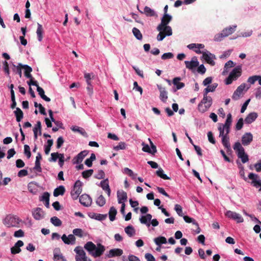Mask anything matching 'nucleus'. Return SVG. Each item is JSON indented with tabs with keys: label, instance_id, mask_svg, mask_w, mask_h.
Returning a JSON list of instances; mask_svg holds the SVG:
<instances>
[{
	"label": "nucleus",
	"instance_id": "f257e3e1",
	"mask_svg": "<svg viewBox=\"0 0 261 261\" xmlns=\"http://www.w3.org/2000/svg\"><path fill=\"white\" fill-rule=\"evenodd\" d=\"M84 248L89 252V254L94 257L100 256L105 251V248L101 244H98L96 246L93 242L89 241L84 245Z\"/></svg>",
	"mask_w": 261,
	"mask_h": 261
},
{
	"label": "nucleus",
	"instance_id": "f03ea898",
	"mask_svg": "<svg viewBox=\"0 0 261 261\" xmlns=\"http://www.w3.org/2000/svg\"><path fill=\"white\" fill-rule=\"evenodd\" d=\"M73 234H70L67 236L64 234L61 239L63 242L66 244L73 245L75 243V237L74 236L82 238L83 236V231L81 228H75L73 230Z\"/></svg>",
	"mask_w": 261,
	"mask_h": 261
},
{
	"label": "nucleus",
	"instance_id": "7ed1b4c3",
	"mask_svg": "<svg viewBox=\"0 0 261 261\" xmlns=\"http://www.w3.org/2000/svg\"><path fill=\"white\" fill-rule=\"evenodd\" d=\"M233 148L236 151L238 158L241 159L243 163H245L248 161V155L245 153L244 148L242 147L240 142H236Z\"/></svg>",
	"mask_w": 261,
	"mask_h": 261
},
{
	"label": "nucleus",
	"instance_id": "20e7f679",
	"mask_svg": "<svg viewBox=\"0 0 261 261\" xmlns=\"http://www.w3.org/2000/svg\"><path fill=\"white\" fill-rule=\"evenodd\" d=\"M207 94L204 93L203 98L198 106V109L201 112H204L211 106L212 104V98L208 96Z\"/></svg>",
	"mask_w": 261,
	"mask_h": 261
},
{
	"label": "nucleus",
	"instance_id": "39448f33",
	"mask_svg": "<svg viewBox=\"0 0 261 261\" xmlns=\"http://www.w3.org/2000/svg\"><path fill=\"white\" fill-rule=\"evenodd\" d=\"M20 220L16 216L9 215L6 217L3 221L5 225L8 227H18Z\"/></svg>",
	"mask_w": 261,
	"mask_h": 261
},
{
	"label": "nucleus",
	"instance_id": "423d86ee",
	"mask_svg": "<svg viewBox=\"0 0 261 261\" xmlns=\"http://www.w3.org/2000/svg\"><path fill=\"white\" fill-rule=\"evenodd\" d=\"M242 73V68L241 66H238L234 68L230 73L229 76L226 80L225 84L229 85L231 84L233 80H237L241 76Z\"/></svg>",
	"mask_w": 261,
	"mask_h": 261
},
{
	"label": "nucleus",
	"instance_id": "0eeeda50",
	"mask_svg": "<svg viewBox=\"0 0 261 261\" xmlns=\"http://www.w3.org/2000/svg\"><path fill=\"white\" fill-rule=\"evenodd\" d=\"M236 27L237 26L233 25L224 29L221 33L218 34L215 36L214 40L216 41H220L223 38L232 34L234 32Z\"/></svg>",
	"mask_w": 261,
	"mask_h": 261
},
{
	"label": "nucleus",
	"instance_id": "6e6552de",
	"mask_svg": "<svg viewBox=\"0 0 261 261\" xmlns=\"http://www.w3.org/2000/svg\"><path fill=\"white\" fill-rule=\"evenodd\" d=\"M82 182L80 180H77L73 187V190L71 191V196L73 200H76L82 192Z\"/></svg>",
	"mask_w": 261,
	"mask_h": 261
},
{
	"label": "nucleus",
	"instance_id": "1a4fd4ad",
	"mask_svg": "<svg viewBox=\"0 0 261 261\" xmlns=\"http://www.w3.org/2000/svg\"><path fill=\"white\" fill-rule=\"evenodd\" d=\"M74 251L76 253L75 256L76 261H91L90 259L87 260L86 253L81 247L77 246L75 247Z\"/></svg>",
	"mask_w": 261,
	"mask_h": 261
},
{
	"label": "nucleus",
	"instance_id": "9d476101",
	"mask_svg": "<svg viewBox=\"0 0 261 261\" xmlns=\"http://www.w3.org/2000/svg\"><path fill=\"white\" fill-rule=\"evenodd\" d=\"M172 17L168 14H164L161 19V23L158 26L157 30L158 31H162L166 27H170L167 25L169 22L171 20Z\"/></svg>",
	"mask_w": 261,
	"mask_h": 261
},
{
	"label": "nucleus",
	"instance_id": "9b49d317",
	"mask_svg": "<svg viewBox=\"0 0 261 261\" xmlns=\"http://www.w3.org/2000/svg\"><path fill=\"white\" fill-rule=\"evenodd\" d=\"M225 215L228 218L237 221L238 223H242L244 221L243 218L239 214L231 211H227L225 213Z\"/></svg>",
	"mask_w": 261,
	"mask_h": 261
},
{
	"label": "nucleus",
	"instance_id": "f8f14e48",
	"mask_svg": "<svg viewBox=\"0 0 261 261\" xmlns=\"http://www.w3.org/2000/svg\"><path fill=\"white\" fill-rule=\"evenodd\" d=\"M172 34V29L171 27H166L163 29L162 31H160V33L157 36V40L159 41H162L166 36H171Z\"/></svg>",
	"mask_w": 261,
	"mask_h": 261
},
{
	"label": "nucleus",
	"instance_id": "ddd939ff",
	"mask_svg": "<svg viewBox=\"0 0 261 261\" xmlns=\"http://www.w3.org/2000/svg\"><path fill=\"white\" fill-rule=\"evenodd\" d=\"M253 141V135L251 133H245L242 137V144L244 146H248Z\"/></svg>",
	"mask_w": 261,
	"mask_h": 261
},
{
	"label": "nucleus",
	"instance_id": "4468645a",
	"mask_svg": "<svg viewBox=\"0 0 261 261\" xmlns=\"http://www.w3.org/2000/svg\"><path fill=\"white\" fill-rule=\"evenodd\" d=\"M79 201L81 204L87 207L90 206L92 201L90 196L86 194H83L80 197Z\"/></svg>",
	"mask_w": 261,
	"mask_h": 261
},
{
	"label": "nucleus",
	"instance_id": "2eb2a0df",
	"mask_svg": "<svg viewBox=\"0 0 261 261\" xmlns=\"http://www.w3.org/2000/svg\"><path fill=\"white\" fill-rule=\"evenodd\" d=\"M185 64L187 68L193 70L199 66V62L196 57H193L191 61H185Z\"/></svg>",
	"mask_w": 261,
	"mask_h": 261
},
{
	"label": "nucleus",
	"instance_id": "dca6fc26",
	"mask_svg": "<svg viewBox=\"0 0 261 261\" xmlns=\"http://www.w3.org/2000/svg\"><path fill=\"white\" fill-rule=\"evenodd\" d=\"M88 151L87 150H83L74 156L72 160V163L74 164H79L81 163L84 158L88 154Z\"/></svg>",
	"mask_w": 261,
	"mask_h": 261
},
{
	"label": "nucleus",
	"instance_id": "f3484780",
	"mask_svg": "<svg viewBox=\"0 0 261 261\" xmlns=\"http://www.w3.org/2000/svg\"><path fill=\"white\" fill-rule=\"evenodd\" d=\"M32 215L35 219L39 220L44 218L45 212L40 207H37L32 211Z\"/></svg>",
	"mask_w": 261,
	"mask_h": 261
},
{
	"label": "nucleus",
	"instance_id": "a211bd4d",
	"mask_svg": "<svg viewBox=\"0 0 261 261\" xmlns=\"http://www.w3.org/2000/svg\"><path fill=\"white\" fill-rule=\"evenodd\" d=\"M246 87V84L245 83L240 85L236 91L234 92L232 98L234 100H238L240 98L241 95L242 94L243 90H244Z\"/></svg>",
	"mask_w": 261,
	"mask_h": 261
},
{
	"label": "nucleus",
	"instance_id": "6ab92c4d",
	"mask_svg": "<svg viewBox=\"0 0 261 261\" xmlns=\"http://www.w3.org/2000/svg\"><path fill=\"white\" fill-rule=\"evenodd\" d=\"M23 242L21 241H18L13 247L11 248V252L13 254L19 253L21 252V250L20 247L23 246Z\"/></svg>",
	"mask_w": 261,
	"mask_h": 261
},
{
	"label": "nucleus",
	"instance_id": "aec40b11",
	"mask_svg": "<svg viewBox=\"0 0 261 261\" xmlns=\"http://www.w3.org/2000/svg\"><path fill=\"white\" fill-rule=\"evenodd\" d=\"M202 58L210 65L212 66H214L215 65V62L213 60V58H215V56L213 54L211 53L208 54L205 52H203L202 53Z\"/></svg>",
	"mask_w": 261,
	"mask_h": 261
},
{
	"label": "nucleus",
	"instance_id": "412c9836",
	"mask_svg": "<svg viewBox=\"0 0 261 261\" xmlns=\"http://www.w3.org/2000/svg\"><path fill=\"white\" fill-rule=\"evenodd\" d=\"M117 198L119 203H125L127 200V194L123 190L117 191Z\"/></svg>",
	"mask_w": 261,
	"mask_h": 261
},
{
	"label": "nucleus",
	"instance_id": "4be33fe9",
	"mask_svg": "<svg viewBox=\"0 0 261 261\" xmlns=\"http://www.w3.org/2000/svg\"><path fill=\"white\" fill-rule=\"evenodd\" d=\"M122 253L123 250L121 249H112L109 251V253L108 254V257L110 258L115 256H121L122 254Z\"/></svg>",
	"mask_w": 261,
	"mask_h": 261
},
{
	"label": "nucleus",
	"instance_id": "5701e85b",
	"mask_svg": "<svg viewBox=\"0 0 261 261\" xmlns=\"http://www.w3.org/2000/svg\"><path fill=\"white\" fill-rule=\"evenodd\" d=\"M42 159V156L40 152L38 153L36 157L35 165L33 169L38 171V172H42V169L41 167V164L40 161Z\"/></svg>",
	"mask_w": 261,
	"mask_h": 261
},
{
	"label": "nucleus",
	"instance_id": "b1692460",
	"mask_svg": "<svg viewBox=\"0 0 261 261\" xmlns=\"http://www.w3.org/2000/svg\"><path fill=\"white\" fill-rule=\"evenodd\" d=\"M158 87L160 92V98L164 102H166L168 99L167 92L164 88H162L160 86H158Z\"/></svg>",
	"mask_w": 261,
	"mask_h": 261
},
{
	"label": "nucleus",
	"instance_id": "393cba45",
	"mask_svg": "<svg viewBox=\"0 0 261 261\" xmlns=\"http://www.w3.org/2000/svg\"><path fill=\"white\" fill-rule=\"evenodd\" d=\"M258 115L255 112H252L249 114L245 119L246 123L250 124L255 120L257 118Z\"/></svg>",
	"mask_w": 261,
	"mask_h": 261
},
{
	"label": "nucleus",
	"instance_id": "a878e982",
	"mask_svg": "<svg viewBox=\"0 0 261 261\" xmlns=\"http://www.w3.org/2000/svg\"><path fill=\"white\" fill-rule=\"evenodd\" d=\"M49 193L46 192L43 194L42 196L40 198V201L44 202V205L47 208L49 207Z\"/></svg>",
	"mask_w": 261,
	"mask_h": 261
},
{
	"label": "nucleus",
	"instance_id": "bb28decb",
	"mask_svg": "<svg viewBox=\"0 0 261 261\" xmlns=\"http://www.w3.org/2000/svg\"><path fill=\"white\" fill-rule=\"evenodd\" d=\"M100 186L102 189L106 191L108 196H109L111 194V190L109 185V181L108 179L102 180L100 182Z\"/></svg>",
	"mask_w": 261,
	"mask_h": 261
},
{
	"label": "nucleus",
	"instance_id": "cd10ccee",
	"mask_svg": "<svg viewBox=\"0 0 261 261\" xmlns=\"http://www.w3.org/2000/svg\"><path fill=\"white\" fill-rule=\"evenodd\" d=\"M39 131V135H41V123L40 121L37 122L36 124L33 128L34 138L35 140L38 138L37 132Z\"/></svg>",
	"mask_w": 261,
	"mask_h": 261
},
{
	"label": "nucleus",
	"instance_id": "c85d7f7f",
	"mask_svg": "<svg viewBox=\"0 0 261 261\" xmlns=\"http://www.w3.org/2000/svg\"><path fill=\"white\" fill-rule=\"evenodd\" d=\"M222 143L223 146L227 149L228 151L231 150L229 138L228 136H227V135H225V136L222 138Z\"/></svg>",
	"mask_w": 261,
	"mask_h": 261
},
{
	"label": "nucleus",
	"instance_id": "c756f323",
	"mask_svg": "<svg viewBox=\"0 0 261 261\" xmlns=\"http://www.w3.org/2000/svg\"><path fill=\"white\" fill-rule=\"evenodd\" d=\"M37 91L38 92L39 95L40 96L41 98L47 102L50 101V99L46 96L44 94V91L41 87H39V85L37 86Z\"/></svg>",
	"mask_w": 261,
	"mask_h": 261
},
{
	"label": "nucleus",
	"instance_id": "7c9ffc66",
	"mask_svg": "<svg viewBox=\"0 0 261 261\" xmlns=\"http://www.w3.org/2000/svg\"><path fill=\"white\" fill-rule=\"evenodd\" d=\"M89 216L91 218H93V219H95L97 220L101 221V220H103L106 219V218L107 217V214L103 215V214L93 213L90 214L89 215Z\"/></svg>",
	"mask_w": 261,
	"mask_h": 261
},
{
	"label": "nucleus",
	"instance_id": "2f4dec72",
	"mask_svg": "<svg viewBox=\"0 0 261 261\" xmlns=\"http://www.w3.org/2000/svg\"><path fill=\"white\" fill-rule=\"evenodd\" d=\"M65 192V189L63 186H60L56 188L54 191V196L57 197L59 195H63Z\"/></svg>",
	"mask_w": 261,
	"mask_h": 261
},
{
	"label": "nucleus",
	"instance_id": "473e14b6",
	"mask_svg": "<svg viewBox=\"0 0 261 261\" xmlns=\"http://www.w3.org/2000/svg\"><path fill=\"white\" fill-rule=\"evenodd\" d=\"M181 78L179 77H176L173 79V84L176 86L177 90L180 89L185 87V84L182 82H180Z\"/></svg>",
	"mask_w": 261,
	"mask_h": 261
},
{
	"label": "nucleus",
	"instance_id": "72a5a7b5",
	"mask_svg": "<svg viewBox=\"0 0 261 261\" xmlns=\"http://www.w3.org/2000/svg\"><path fill=\"white\" fill-rule=\"evenodd\" d=\"M22 68L24 69V75L29 79H33L31 72L32 71V68L28 65H23Z\"/></svg>",
	"mask_w": 261,
	"mask_h": 261
},
{
	"label": "nucleus",
	"instance_id": "f704fd0d",
	"mask_svg": "<svg viewBox=\"0 0 261 261\" xmlns=\"http://www.w3.org/2000/svg\"><path fill=\"white\" fill-rule=\"evenodd\" d=\"M14 114L16 116V121L20 122L23 118V113L21 109L19 108H16V110L14 111Z\"/></svg>",
	"mask_w": 261,
	"mask_h": 261
},
{
	"label": "nucleus",
	"instance_id": "c9c22d12",
	"mask_svg": "<svg viewBox=\"0 0 261 261\" xmlns=\"http://www.w3.org/2000/svg\"><path fill=\"white\" fill-rule=\"evenodd\" d=\"M117 213V210L115 207L112 206L110 207L109 212V219L110 221H113L115 219V216Z\"/></svg>",
	"mask_w": 261,
	"mask_h": 261
},
{
	"label": "nucleus",
	"instance_id": "e433bc0d",
	"mask_svg": "<svg viewBox=\"0 0 261 261\" xmlns=\"http://www.w3.org/2000/svg\"><path fill=\"white\" fill-rule=\"evenodd\" d=\"M43 32V29L42 25L40 24V23H38V24H37V29L36 33H37V35L38 39V40L39 41H41L42 40V38H43V35H42Z\"/></svg>",
	"mask_w": 261,
	"mask_h": 261
},
{
	"label": "nucleus",
	"instance_id": "4c0bfd02",
	"mask_svg": "<svg viewBox=\"0 0 261 261\" xmlns=\"http://www.w3.org/2000/svg\"><path fill=\"white\" fill-rule=\"evenodd\" d=\"M141 12L143 13L142 12ZM143 13L148 17L153 16L155 15L154 11L148 6L145 7Z\"/></svg>",
	"mask_w": 261,
	"mask_h": 261
},
{
	"label": "nucleus",
	"instance_id": "58836bf2",
	"mask_svg": "<svg viewBox=\"0 0 261 261\" xmlns=\"http://www.w3.org/2000/svg\"><path fill=\"white\" fill-rule=\"evenodd\" d=\"M232 123V116L230 113L227 115V119L224 124H220V125L223 127H230Z\"/></svg>",
	"mask_w": 261,
	"mask_h": 261
},
{
	"label": "nucleus",
	"instance_id": "ea45409f",
	"mask_svg": "<svg viewBox=\"0 0 261 261\" xmlns=\"http://www.w3.org/2000/svg\"><path fill=\"white\" fill-rule=\"evenodd\" d=\"M71 129L72 131L74 132H78L84 136H86L87 135V133L84 129L82 127L77 126H73L71 127Z\"/></svg>",
	"mask_w": 261,
	"mask_h": 261
},
{
	"label": "nucleus",
	"instance_id": "a19ab883",
	"mask_svg": "<svg viewBox=\"0 0 261 261\" xmlns=\"http://www.w3.org/2000/svg\"><path fill=\"white\" fill-rule=\"evenodd\" d=\"M154 241L158 246H161L162 244H166L167 243V240L164 237H159L156 238L154 239Z\"/></svg>",
	"mask_w": 261,
	"mask_h": 261
},
{
	"label": "nucleus",
	"instance_id": "79ce46f5",
	"mask_svg": "<svg viewBox=\"0 0 261 261\" xmlns=\"http://www.w3.org/2000/svg\"><path fill=\"white\" fill-rule=\"evenodd\" d=\"M156 174L159 177L164 179H170L169 176L164 173V170L161 168H160L159 170L156 171Z\"/></svg>",
	"mask_w": 261,
	"mask_h": 261
},
{
	"label": "nucleus",
	"instance_id": "37998d69",
	"mask_svg": "<svg viewBox=\"0 0 261 261\" xmlns=\"http://www.w3.org/2000/svg\"><path fill=\"white\" fill-rule=\"evenodd\" d=\"M50 222L55 226H60L62 225L61 220L56 216L51 218Z\"/></svg>",
	"mask_w": 261,
	"mask_h": 261
},
{
	"label": "nucleus",
	"instance_id": "c03bdc74",
	"mask_svg": "<svg viewBox=\"0 0 261 261\" xmlns=\"http://www.w3.org/2000/svg\"><path fill=\"white\" fill-rule=\"evenodd\" d=\"M14 68L13 69V71H16V73L19 75V77H21L22 76V71L21 69L22 68L23 65L21 63H19L17 66L15 65H13Z\"/></svg>",
	"mask_w": 261,
	"mask_h": 261
},
{
	"label": "nucleus",
	"instance_id": "a18cd8bd",
	"mask_svg": "<svg viewBox=\"0 0 261 261\" xmlns=\"http://www.w3.org/2000/svg\"><path fill=\"white\" fill-rule=\"evenodd\" d=\"M218 84L217 83H214L211 85L208 86L207 87L204 89V93L207 94L210 92H213L215 90Z\"/></svg>",
	"mask_w": 261,
	"mask_h": 261
},
{
	"label": "nucleus",
	"instance_id": "49530a36",
	"mask_svg": "<svg viewBox=\"0 0 261 261\" xmlns=\"http://www.w3.org/2000/svg\"><path fill=\"white\" fill-rule=\"evenodd\" d=\"M133 33L135 37L138 40L142 39V35L139 30L136 28H134L132 30Z\"/></svg>",
	"mask_w": 261,
	"mask_h": 261
},
{
	"label": "nucleus",
	"instance_id": "de8ad7c7",
	"mask_svg": "<svg viewBox=\"0 0 261 261\" xmlns=\"http://www.w3.org/2000/svg\"><path fill=\"white\" fill-rule=\"evenodd\" d=\"M96 203L98 205L102 206L106 203V199L105 197L102 195H101L97 198Z\"/></svg>",
	"mask_w": 261,
	"mask_h": 261
},
{
	"label": "nucleus",
	"instance_id": "09e8293b",
	"mask_svg": "<svg viewBox=\"0 0 261 261\" xmlns=\"http://www.w3.org/2000/svg\"><path fill=\"white\" fill-rule=\"evenodd\" d=\"M183 218L186 222L190 223H192L193 224L196 225V226H198V223L193 218H190L188 216H184Z\"/></svg>",
	"mask_w": 261,
	"mask_h": 261
},
{
	"label": "nucleus",
	"instance_id": "8fccbe9b",
	"mask_svg": "<svg viewBox=\"0 0 261 261\" xmlns=\"http://www.w3.org/2000/svg\"><path fill=\"white\" fill-rule=\"evenodd\" d=\"M94 75L93 73H85L84 74V77L86 79L87 85L91 84V80L93 79Z\"/></svg>",
	"mask_w": 261,
	"mask_h": 261
},
{
	"label": "nucleus",
	"instance_id": "3c124183",
	"mask_svg": "<svg viewBox=\"0 0 261 261\" xmlns=\"http://www.w3.org/2000/svg\"><path fill=\"white\" fill-rule=\"evenodd\" d=\"M54 260L55 261H66L65 257L63 256L62 254H58L55 252H54Z\"/></svg>",
	"mask_w": 261,
	"mask_h": 261
},
{
	"label": "nucleus",
	"instance_id": "603ef678",
	"mask_svg": "<svg viewBox=\"0 0 261 261\" xmlns=\"http://www.w3.org/2000/svg\"><path fill=\"white\" fill-rule=\"evenodd\" d=\"M93 173V170L92 169H89L87 170L84 171L82 174V176L84 178H87L89 177H90Z\"/></svg>",
	"mask_w": 261,
	"mask_h": 261
},
{
	"label": "nucleus",
	"instance_id": "864d4df0",
	"mask_svg": "<svg viewBox=\"0 0 261 261\" xmlns=\"http://www.w3.org/2000/svg\"><path fill=\"white\" fill-rule=\"evenodd\" d=\"M174 210L177 213V214L178 215V216L180 217L183 216L184 214L182 213V208L181 205L178 204H175L174 206Z\"/></svg>",
	"mask_w": 261,
	"mask_h": 261
},
{
	"label": "nucleus",
	"instance_id": "5fc2aeb1",
	"mask_svg": "<svg viewBox=\"0 0 261 261\" xmlns=\"http://www.w3.org/2000/svg\"><path fill=\"white\" fill-rule=\"evenodd\" d=\"M61 153L58 152H53L51 153V158L49 159V162H56L57 159L60 156Z\"/></svg>",
	"mask_w": 261,
	"mask_h": 261
},
{
	"label": "nucleus",
	"instance_id": "6e6d98bb",
	"mask_svg": "<svg viewBox=\"0 0 261 261\" xmlns=\"http://www.w3.org/2000/svg\"><path fill=\"white\" fill-rule=\"evenodd\" d=\"M173 57H174V55L172 53H167L164 54L162 56L161 58L162 60H167V59H172Z\"/></svg>",
	"mask_w": 261,
	"mask_h": 261
},
{
	"label": "nucleus",
	"instance_id": "4d7b16f0",
	"mask_svg": "<svg viewBox=\"0 0 261 261\" xmlns=\"http://www.w3.org/2000/svg\"><path fill=\"white\" fill-rule=\"evenodd\" d=\"M257 81H258V75H255L250 76L247 80V82L253 85Z\"/></svg>",
	"mask_w": 261,
	"mask_h": 261
},
{
	"label": "nucleus",
	"instance_id": "13d9d810",
	"mask_svg": "<svg viewBox=\"0 0 261 261\" xmlns=\"http://www.w3.org/2000/svg\"><path fill=\"white\" fill-rule=\"evenodd\" d=\"M24 153L27 155V158L29 159L31 156L30 146L28 145L24 146Z\"/></svg>",
	"mask_w": 261,
	"mask_h": 261
},
{
	"label": "nucleus",
	"instance_id": "bf43d9fd",
	"mask_svg": "<svg viewBox=\"0 0 261 261\" xmlns=\"http://www.w3.org/2000/svg\"><path fill=\"white\" fill-rule=\"evenodd\" d=\"M133 89L136 91H138L140 93V95H142L143 92V89L142 87L139 86L137 82H134V88Z\"/></svg>",
	"mask_w": 261,
	"mask_h": 261
},
{
	"label": "nucleus",
	"instance_id": "052dcab7",
	"mask_svg": "<svg viewBox=\"0 0 261 261\" xmlns=\"http://www.w3.org/2000/svg\"><path fill=\"white\" fill-rule=\"evenodd\" d=\"M243 126V119L241 118L239 119L236 125V130H240Z\"/></svg>",
	"mask_w": 261,
	"mask_h": 261
},
{
	"label": "nucleus",
	"instance_id": "680f3d73",
	"mask_svg": "<svg viewBox=\"0 0 261 261\" xmlns=\"http://www.w3.org/2000/svg\"><path fill=\"white\" fill-rule=\"evenodd\" d=\"M140 221L142 224H146L147 226H150V222L148 220V219L146 218V216H142L140 218Z\"/></svg>",
	"mask_w": 261,
	"mask_h": 261
},
{
	"label": "nucleus",
	"instance_id": "e2e57ef3",
	"mask_svg": "<svg viewBox=\"0 0 261 261\" xmlns=\"http://www.w3.org/2000/svg\"><path fill=\"white\" fill-rule=\"evenodd\" d=\"M207 137L210 142L213 144H215L216 143L215 139L213 137V134L212 132H208L207 133Z\"/></svg>",
	"mask_w": 261,
	"mask_h": 261
},
{
	"label": "nucleus",
	"instance_id": "0e129e2a",
	"mask_svg": "<svg viewBox=\"0 0 261 261\" xmlns=\"http://www.w3.org/2000/svg\"><path fill=\"white\" fill-rule=\"evenodd\" d=\"M3 66H4V71L7 74V75L9 76L10 74V70H9L8 63L6 61H5L3 62Z\"/></svg>",
	"mask_w": 261,
	"mask_h": 261
},
{
	"label": "nucleus",
	"instance_id": "69168bd1",
	"mask_svg": "<svg viewBox=\"0 0 261 261\" xmlns=\"http://www.w3.org/2000/svg\"><path fill=\"white\" fill-rule=\"evenodd\" d=\"M142 145L143 146L142 150L144 152H147L149 153H150V152H151V150L148 144H146L144 142H143L142 143Z\"/></svg>",
	"mask_w": 261,
	"mask_h": 261
},
{
	"label": "nucleus",
	"instance_id": "338daca9",
	"mask_svg": "<svg viewBox=\"0 0 261 261\" xmlns=\"http://www.w3.org/2000/svg\"><path fill=\"white\" fill-rule=\"evenodd\" d=\"M105 176V173L102 170H98L97 173L95 175V177L99 179L104 178Z\"/></svg>",
	"mask_w": 261,
	"mask_h": 261
},
{
	"label": "nucleus",
	"instance_id": "774afa93",
	"mask_svg": "<svg viewBox=\"0 0 261 261\" xmlns=\"http://www.w3.org/2000/svg\"><path fill=\"white\" fill-rule=\"evenodd\" d=\"M145 258L147 261H155L154 257L151 254L149 253L145 254Z\"/></svg>",
	"mask_w": 261,
	"mask_h": 261
}]
</instances>
